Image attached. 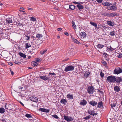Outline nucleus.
Masks as SVG:
<instances>
[{
	"label": "nucleus",
	"instance_id": "nucleus-56",
	"mask_svg": "<svg viewBox=\"0 0 122 122\" xmlns=\"http://www.w3.org/2000/svg\"><path fill=\"white\" fill-rule=\"evenodd\" d=\"M62 30V29L61 28H58V30L59 31H60Z\"/></svg>",
	"mask_w": 122,
	"mask_h": 122
},
{
	"label": "nucleus",
	"instance_id": "nucleus-52",
	"mask_svg": "<svg viewBox=\"0 0 122 122\" xmlns=\"http://www.w3.org/2000/svg\"><path fill=\"white\" fill-rule=\"evenodd\" d=\"M81 40L82 41H83L84 42H86V41H87L85 39H84V38L83 39H81Z\"/></svg>",
	"mask_w": 122,
	"mask_h": 122
},
{
	"label": "nucleus",
	"instance_id": "nucleus-12",
	"mask_svg": "<svg viewBox=\"0 0 122 122\" xmlns=\"http://www.w3.org/2000/svg\"><path fill=\"white\" fill-rule=\"evenodd\" d=\"M39 110L41 112H49V110L43 108H40L39 109Z\"/></svg>",
	"mask_w": 122,
	"mask_h": 122
},
{
	"label": "nucleus",
	"instance_id": "nucleus-55",
	"mask_svg": "<svg viewBox=\"0 0 122 122\" xmlns=\"http://www.w3.org/2000/svg\"><path fill=\"white\" fill-rule=\"evenodd\" d=\"M19 95L20 96H21L22 97H23V95H22V94L21 93H20L19 94Z\"/></svg>",
	"mask_w": 122,
	"mask_h": 122
},
{
	"label": "nucleus",
	"instance_id": "nucleus-10",
	"mask_svg": "<svg viewBox=\"0 0 122 122\" xmlns=\"http://www.w3.org/2000/svg\"><path fill=\"white\" fill-rule=\"evenodd\" d=\"M80 38L81 39H83L86 36V34L84 32H81L80 33Z\"/></svg>",
	"mask_w": 122,
	"mask_h": 122
},
{
	"label": "nucleus",
	"instance_id": "nucleus-16",
	"mask_svg": "<svg viewBox=\"0 0 122 122\" xmlns=\"http://www.w3.org/2000/svg\"><path fill=\"white\" fill-rule=\"evenodd\" d=\"M40 78L41 79L45 80H48L49 79L48 77H46V76H40Z\"/></svg>",
	"mask_w": 122,
	"mask_h": 122
},
{
	"label": "nucleus",
	"instance_id": "nucleus-35",
	"mask_svg": "<svg viewBox=\"0 0 122 122\" xmlns=\"http://www.w3.org/2000/svg\"><path fill=\"white\" fill-rule=\"evenodd\" d=\"M47 51V50L45 49L44 50H42L40 52V54L42 55L43 54H44V53H45Z\"/></svg>",
	"mask_w": 122,
	"mask_h": 122
},
{
	"label": "nucleus",
	"instance_id": "nucleus-61",
	"mask_svg": "<svg viewBox=\"0 0 122 122\" xmlns=\"http://www.w3.org/2000/svg\"><path fill=\"white\" fill-rule=\"evenodd\" d=\"M83 3L82 2H78V4L79 5H81Z\"/></svg>",
	"mask_w": 122,
	"mask_h": 122
},
{
	"label": "nucleus",
	"instance_id": "nucleus-36",
	"mask_svg": "<svg viewBox=\"0 0 122 122\" xmlns=\"http://www.w3.org/2000/svg\"><path fill=\"white\" fill-rule=\"evenodd\" d=\"M103 55L106 58V60L107 61H108L109 60V59L108 58H107V53H104L103 54Z\"/></svg>",
	"mask_w": 122,
	"mask_h": 122
},
{
	"label": "nucleus",
	"instance_id": "nucleus-32",
	"mask_svg": "<svg viewBox=\"0 0 122 122\" xmlns=\"http://www.w3.org/2000/svg\"><path fill=\"white\" fill-rule=\"evenodd\" d=\"M97 46L99 48H101L104 47V45L99 44L97 45Z\"/></svg>",
	"mask_w": 122,
	"mask_h": 122
},
{
	"label": "nucleus",
	"instance_id": "nucleus-29",
	"mask_svg": "<svg viewBox=\"0 0 122 122\" xmlns=\"http://www.w3.org/2000/svg\"><path fill=\"white\" fill-rule=\"evenodd\" d=\"M78 9L80 10L81 9H83L84 8V7L82 5H77Z\"/></svg>",
	"mask_w": 122,
	"mask_h": 122
},
{
	"label": "nucleus",
	"instance_id": "nucleus-24",
	"mask_svg": "<svg viewBox=\"0 0 122 122\" xmlns=\"http://www.w3.org/2000/svg\"><path fill=\"white\" fill-rule=\"evenodd\" d=\"M90 74L89 72L86 71L84 74V76L86 78L87 77L89 76Z\"/></svg>",
	"mask_w": 122,
	"mask_h": 122
},
{
	"label": "nucleus",
	"instance_id": "nucleus-34",
	"mask_svg": "<svg viewBox=\"0 0 122 122\" xmlns=\"http://www.w3.org/2000/svg\"><path fill=\"white\" fill-rule=\"evenodd\" d=\"M5 112V109L3 108H0V113H3Z\"/></svg>",
	"mask_w": 122,
	"mask_h": 122
},
{
	"label": "nucleus",
	"instance_id": "nucleus-11",
	"mask_svg": "<svg viewBox=\"0 0 122 122\" xmlns=\"http://www.w3.org/2000/svg\"><path fill=\"white\" fill-rule=\"evenodd\" d=\"M89 103L90 104L93 106L97 105V102L93 100L90 102H89Z\"/></svg>",
	"mask_w": 122,
	"mask_h": 122
},
{
	"label": "nucleus",
	"instance_id": "nucleus-44",
	"mask_svg": "<svg viewBox=\"0 0 122 122\" xmlns=\"http://www.w3.org/2000/svg\"><path fill=\"white\" fill-rule=\"evenodd\" d=\"M102 63L105 66L107 65V62L104 60H102Z\"/></svg>",
	"mask_w": 122,
	"mask_h": 122
},
{
	"label": "nucleus",
	"instance_id": "nucleus-26",
	"mask_svg": "<svg viewBox=\"0 0 122 122\" xmlns=\"http://www.w3.org/2000/svg\"><path fill=\"white\" fill-rule=\"evenodd\" d=\"M43 37V35L41 34H37L36 35V37L38 39H40Z\"/></svg>",
	"mask_w": 122,
	"mask_h": 122
},
{
	"label": "nucleus",
	"instance_id": "nucleus-64",
	"mask_svg": "<svg viewBox=\"0 0 122 122\" xmlns=\"http://www.w3.org/2000/svg\"><path fill=\"white\" fill-rule=\"evenodd\" d=\"M98 92H100V93H102V91H101V90H98Z\"/></svg>",
	"mask_w": 122,
	"mask_h": 122
},
{
	"label": "nucleus",
	"instance_id": "nucleus-54",
	"mask_svg": "<svg viewBox=\"0 0 122 122\" xmlns=\"http://www.w3.org/2000/svg\"><path fill=\"white\" fill-rule=\"evenodd\" d=\"M10 66H12L13 65L12 63L11 62H9L8 64Z\"/></svg>",
	"mask_w": 122,
	"mask_h": 122
},
{
	"label": "nucleus",
	"instance_id": "nucleus-25",
	"mask_svg": "<svg viewBox=\"0 0 122 122\" xmlns=\"http://www.w3.org/2000/svg\"><path fill=\"white\" fill-rule=\"evenodd\" d=\"M6 22L8 23L9 24L10 23H12L13 22L12 20L10 18H8L6 19Z\"/></svg>",
	"mask_w": 122,
	"mask_h": 122
},
{
	"label": "nucleus",
	"instance_id": "nucleus-48",
	"mask_svg": "<svg viewBox=\"0 0 122 122\" xmlns=\"http://www.w3.org/2000/svg\"><path fill=\"white\" fill-rule=\"evenodd\" d=\"M49 74L51 75H56V74L54 73L50 72L49 73Z\"/></svg>",
	"mask_w": 122,
	"mask_h": 122
},
{
	"label": "nucleus",
	"instance_id": "nucleus-46",
	"mask_svg": "<svg viewBox=\"0 0 122 122\" xmlns=\"http://www.w3.org/2000/svg\"><path fill=\"white\" fill-rule=\"evenodd\" d=\"M100 75L101 77H103L104 76V73L102 71H101L100 73Z\"/></svg>",
	"mask_w": 122,
	"mask_h": 122
},
{
	"label": "nucleus",
	"instance_id": "nucleus-5",
	"mask_svg": "<svg viewBox=\"0 0 122 122\" xmlns=\"http://www.w3.org/2000/svg\"><path fill=\"white\" fill-rule=\"evenodd\" d=\"M105 15L107 16L110 17H114L116 15V14L115 13H105Z\"/></svg>",
	"mask_w": 122,
	"mask_h": 122
},
{
	"label": "nucleus",
	"instance_id": "nucleus-15",
	"mask_svg": "<svg viewBox=\"0 0 122 122\" xmlns=\"http://www.w3.org/2000/svg\"><path fill=\"white\" fill-rule=\"evenodd\" d=\"M31 44L30 43L26 42L25 44V48L27 49L31 47Z\"/></svg>",
	"mask_w": 122,
	"mask_h": 122
},
{
	"label": "nucleus",
	"instance_id": "nucleus-4",
	"mask_svg": "<svg viewBox=\"0 0 122 122\" xmlns=\"http://www.w3.org/2000/svg\"><path fill=\"white\" fill-rule=\"evenodd\" d=\"M64 119L68 122H70L72 121L73 118L72 117H69L67 116H64Z\"/></svg>",
	"mask_w": 122,
	"mask_h": 122
},
{
	"label": "nucleus",
	"instance_id": "nucleus-27",
	"mask_svg": "<svg viewBox=\"0 0 122 122\" xmlns=\"http://www.w3.org/2000/svg\"><path fill=\"white\" fill-rule=\"evenodd\" d=\"M69 8L72 10H73L75 9V6L73 5H69Z\"/></svg>",
	"mask_w": 122,
	"mask_h": 122
},
{
	"label": "nucleus",
	"instance_id": "nucleus-45",
	"mask_svg": "<svg viewBox=\"0 0 122 122\" xmlns=\"http://www.w3.org/2000/svg\"><path fill=\"white\" fill-rule=\"evenodd\" d=\"M52 116L53 117L55 118L56 119L58 118V117L56 115V114L54 115H52Z\"/></svg>",
	"mask_w": 122,
	"mask_h": 122
},
{
	"label": "nucleus",
	"instance_id": "nucleus-50",
	"mask_svg": "<svg viewBox=\"0 0 122 122\" xmlns=\"http://www.w3.org/2000/svg\"><path fill=\"white\" fill-rule=\"evenodd\" d=\"M96 1L99 3H101L102 2L103 0H96Z\"/></svg>",
	"mask_w": 122,
	"mask_h": 122
},
{
	"label": "nucleus",
	"instance_id": "nucleus-7",
	"mask_svg": "<svg viewBox=\"0 0 122 122\" xmlns=\"http://www.w3.org/2000/svg\"><path fill=\"white\" fill-rule=\"evenodd\" d=\"M30 100L32 101L37 102L38 100V98L35 97H32L30 98Z\"/></svg>",
	"mask_w": 122,
	"mask_h": 122
},
{
	"label": "nucleus",
	"instance_id": "nucleus-39",
	"mask_svg": "<svg viewBox=\"0 0 122 122\" xmlns=\"http://www.w3.org/2000/svg\"><path fill=\"white\" fill-rule=\"evenodd\" d=\"M25 116L26 117L28 118H30L32 117V116L30 114H25Z\"/></svg>",
	"mask_w": 122,
	"mask_h": 122
},
{
	"label": "nucleus",
	"instance_id": "nucleus-41",
	"mask_svg": "<svg viewBox=\"0 0 122 122\" xmlns=\"http://www.w3.org/2000/svg\"><path fill=\"white\" fill-rule=\"evenodd\" d=\"M91 117L90 115H88L87 116H86L85 117H84V118L85 119V120H88Z\"/></svg>",
	"mask_w": 122,
	"mask_h": 122
},
{
	"label": "nucleus",
	"instance_id": "nucleus-53",
	"mask_svg": "<svg viewBox=\"0 0 122 122\" xmlns=\"http://www.w3.org/2000/svg\"><path fill=\"white\" fill-rule=\"evenodd\" d=\"M10 71L12 75H13L14 74L13 72L12 71H11V70H10Z\"/></svg>",
	"mask_w": 122,
	"mask_h": 122
},
{
	"label": "nucleus",
	"instance_id": "nucleus-21",
	"mask_svg": "<svg viewBox=\"0 0 122 122\" xmlns=\"http://www.w3.org/2000/svg\"><path fill=\"white\" fill-rule=\"evenodd\" d=\"M116 79L115 81H116L117 83L118 84L120 83L121 81H122V79L120 77H118L117 79L116 78Z\"/></svg>",
	"mask_w": 122,
	"mask_h": 122
},
{
	"label": "nucleus",
	"instance_id": "nucleus-2",
	"mask_svg": "<svg viewBox=\"0 0 122 122\" xmlns=\"http://www.w3.org/2000/svg\"><path fill=\"white\" fill-rule=\"evenodd\" d=\"M74 67L73 66L69 65L66 67L64 71L66 72L69 71H72L74 70Z\"/></svg>",
	"mask_w": 122,
	"mask_h": 122
},
{
	"label": "nucleus",
	"instance_id": "nucleus-22",
	"mask_svg": "<svg viewBox=\"0 0 122 122\" xmlns=\"http://www.w3.org/2000/svg\"><path fill=\"white\" fill-rule=\"evenodd\" d=\"M67 98L73 99V95H71L70 94H68L66 96Z\"/></svg>",
	"mask_w": 122,
	"mask_h": 122
},
{
	"label": "nucleus",
	"instance_id": "nucleus-58",
	"mask_svg": "<svg viewBox=\"0 0 122 122\" xmlns=\"http://www.w3.org/2000/svg\"><path fill=\"white\" fill-rule=\"evenodd\" d=\"M20 9H22L23 10H24V8H23L22 7H20Z\"/></svg>",
	"mask_w": 122,
	"mask_h": 122
},
{
	"label": "nucleus",
	"instance_id": "nucleus-63",
	"mask_svg": "<svg viewBox=\"0 0 122 122\" xmlns=\"http://www.w3.org/2000/svg\"><path fill=\"white\" fill-rule=\"evenodd\" d=\"M122 57V56H121L120 55H119L118 56V58H120L121 57Z\"/></svg>",
	"mask_w": 122,
	"mask_h": 122
},
{
	"label": "nucleus",
	"instance_id": "nucleus-20",
	"mask_svg": "<svg viewBox=\"0 0 122 122\" xmlns=\"http://www.w3.org/2000/svg\"><path fill=\"white\" fill-rule=\"evenodd\" d=\"M72 39L73 40L74 42L78 44H80V43L77 40L75 39L73 37H71Z\"/></svg>",
	"mask_w": 122,
	"mask_h": 122
},
{
	"label": "nucleus",
	"instance_id": "nucleus-17",
	"mask_svg": "<svg viewBox=\"0 0 122 122\" xmlns=\"http://www.w3.org/2000/svg\"><path fill=\"white\" fill-rule=\"evenodd\" d=\"M107 23L110 26H113L114 25V23L110 21H107Z\"/></svg>",
	"mask_w": 122,
	"mask_h": 122
},
{
	"label": "nucleus",
	"instance_id": "nucleus-62",
	"mask_svg": "<svg viewBox=\"0 0 122 122\" xmlns=\"http://www.w3.org/2000/svg\"><path fill=\"white\" fill-rule=\"evenodd\" d=\"M23 88V87H21V86H19V89H22Z\"/></svg>",
	"mask_w": 122,
	"mask_h": 122
},
{
	"label": "nucleus",
	"instance_id": "nucleus-1",
	"mask_svg": "<svg viewBox=\"0 0 122 122\" xmlns=\"http://www.w3.org/2000/svg\"><path fill=\"white\" fill-rule=\"evenodd\" d=\"M107 80L109 82H113L115 81L116 79L115 76H111L107 77Z\"/></svg>",
	"mask_w": 122,
	"mask_h": 122
},
{
	"label": "nucleus",
	"instance_id": "nucleus-47",
	"mask_svg": "<svg viewBox=\"0 0 122 122\" xmlns=\"http://www.w3.org/2000/svg\"><path fill=\"white\" fill-rule=\"evenodd\" d=\"M100 27L102 29H104L106 28V26H105L101 25V27Z\"/></svg>",
	"mask_w": 122,
	"mask_h": 122
},
{
	"label": "nucleus",
	"instance_id": "nucleus-31",
	"mask_svg": "<svg viewBox=\"0 0 122 122\" xmlns=\"http://www.w3.org/2000/svg\"><path fill=\"white\" fill-rule=\"evenodd\" d=\"M21 57H23L25 58L26 57V55L25 54H23L21 52H20L19 53Z\"/></svg>",
	"mask_w": 122,
	"mask_h": 122
},
{
	"label": "nucleus",
	"instance_id": "nucleus-3",
	"mask_svg": "<svg viewBox=\"0 0 122 122\" xmlns=\"http://www.w3.org/2000/svg\"><path fill=\"white\" fill-rule=\"evenodd\" d=\"M94 88L92 86H89L87 88V91L90 94H93L94 92Z\"/></svg>",
	"mask_w": 122,
	"mask_h": 122
},
{
	"label": "nucleus",
	"instance_id": "nucleus-13",
	"mask_svg": "<svg viewBox=\"0 0 122 122\" xmlns=\"http://www.w3.org/2000/svg\"><path fill=\"white\" fill-rule=\"evenodd\" d=\"M86 101L84 99H83L81 101L80 104L83 106L85 105L86 104Z\"/></svg>",
	"mask_w": 122,
	"mask_h": 122
},
{
	"label": "nucleus",
	"instance_id": "nucleus-23",
	"mask_svg": "<svg viewBox=\"0 0 122 122\" xmlns=\"http://www.w3.org/2000/svg\"><path fill=\"white\" fill-rule=\"evenodd\" d=\"M102 4L106 6H109L112 5V4L109 2H105L102 3Z\"/></svg>",
	"mask_w": 122,
	"mask_h": 122
},
{
	"label": "nucleus",
	"instance_id": "nucleus-42",
	"mask_svg": "<svg viewBox=\"0 0 122 122\" xmlns=\"http://www.w3.org/2000/svg\"><path fill=\"white\" fill-rule=\"evenodd\" d=\"M116 103H113L111 104V106L112 108H113V107H115L116 105Z\"/></svg>",
	"mask_w": 122,
	"mask_h": 122
},
{
	"label": "nucleus",
	"instance_id": "nucleus-60",
	"mask_svg": "<svg viewBox=\"0 0 122 122\" xmlns=\"http://www.w3.org/2000/svg\"><path fill=\"white\" fill-rule=\"evenodd\" d=\"M73 3L76 4H78V2H74Z\"/></svg>",
	"mask_w": 122,
	"mask_h": 122
},
{
	"label": "nucleus",
	"instance_id": "nucleus-59",
	"mask_svg": "<svg viewBox=\"0 0 122 122\" xmlns=\"http://www.w3.org/2000/svg\"><path fill=\"white\" fill-rule=\"evenodd\" d=\"M19 102L23 106H24V104L22 102Z\"/></svg>",
	"mask_w": 122,
	"mask_h": 122
},
{
	"label": "nucleus",
	"instance_id": "nucleus-6",
	"mask_svg": "<svg viewBox=\"0 0 122 122\" xmlns=\"http://www.w3.org/2000/svg\"><path fill=\"white\" fill-rule=\"evenodd\" d=\"M94 112V110L91 111V110H89L87 112L89 114L93 116L95 115H97L98 114V113H95Z\"/></svg>",
	"mask_w": 122,
	"mask_h": 122
},
{
	"label": "nucleus",
	"instance_id": "nucleus-57",
	"mask_svg": "<svg viewBox=\"0 0 122 122\" xmlns=\"http://www.w3.org/2000/svg\"><path fill=\"white\" fill-rule=\"evenodd\" d=\"M64 34L67 36H68L69 35L68 33L67 32H66L65 33H64Z\"/></svg>",
	"mask_w": 122,
	"mask_h": 122
},
{
	"label": "nucleus",
	"instance_id": "nucleus-9",
	"mask_svg": "<svg viewBox=\"0 0 122 122\" xmlns=\"http://www.w3.org/2000/svg\"><path fill=\"white\" fill-rule=\"evenodd\" d=\"M122 72V70L119 68L118 70H115L114 71V73L115 74H118Z\"/></svg>",
	"mask_w": 122,
	"mask_h": 122
},
{
	"label": "nucleus",
	"instance_id": "nucleus-51",
	"mask_svg": "<svg viewBox=\"0 0 122 122\" xmlns=\"http://www.w3.org/2000/svg\"><path fill=\"white\" fill-rule=\"evenodd\" d=\"M40 59L41 58H37L36 59V61L37 62H39L40 61Z\"/></svg>",
	"mask_w": 122,
	"mask_h": 122
},
{
	"label": "nucleus",
	"instance_id": "nucleus-8",
	"mask_svg": "<svg viewBox=\"0 0 122 122\" xmlns=\"http://www.w3.org/2000/svg\"><path fill=\"white\" fill-rule=\"evenodd\" d=\"M90 23L91 25L94 26L95 27V29L96 30H98L99 29V27H98L97 26V24L96 23L92 21H90Z\"/></svg>",
	"mask_w": 122,
	"mask_h": 122
},
{
	"label": "nucleus",
	"instance_id": "nucleus-40",
	"mask_svg": "<svg viewBox=\"0 0 122 122\" xmlns=\"http://www.w3.org/2000/svg\"><path fill=\"white\" fill-rule=\"evenodd\" d=\"M110 35L112 36H113L115 35V32L114 31L111 32L110 33Z\"/></svg>",
	"mask_w": 122,
	"mask_h": 122
},
{
	"label": "nucleus",
	"instance_id": "nucleus-49",
	"mask_svg": "<svg viewBox=\"0 0 122 122\" xmlns=\"http://www.w3.org/2000/svg\"><path fill=\"white\" fill-rule=\"evenodd\" d=\"M108 49L111 51H113L114 50L113 48L111 47L110 48H108Z\"/></svg>",
	"mask_w": 122,
	"mask_h": 122
},
{
	"label": "nucleus",
	"instance_id": "nucleus-30",
	"mask_svg": "<svg viewBox=\"0 0 122 122\" xmlns=\"http://www.w3.org/2000/svg\"><path fill=\"white\" fill-rule=\"evenodd\" d=\"M103 104L102 102H99L98 103L97 107L99 108H101Z\"/></svg>",
	"mask_w": 122,
	"mask_h": 122
},
{
	"label": "nucleus",
	"instance_id": "nucleus-19",
	"mask_svg": "<svg viewBox=\"0 0 122 122\" xmlns=\"http://www.w3.org/2000/svg\"><path fill=\"white\" fill-rule=\"evenodd\" d=\"M60 102L61 103L65 105L67 102V101L66 99H63L61 100L60 101Z\"/></svg>",
	"mask_w": 122,
	"mask_h": 122
},
{
	"label": "nucleus",
	"instance_id": "nucleus-28",
	"mask_svg": "<svg viewBox=\"0 0 122 122\" xmlns=\"http://www.w3.org/2000/svg\"><path fill=\"white\" fill-rule=\"evenodd\" d=\"M31 64L32 66H36L38 64V63L35 61H33L32 62Z\"/></svg>",
	"mask_w": 122,
	"mask_h": 122
},
{
	"label": "nucleus",
	"instance_id": "nucleus-14",
	"mask_svg": "<svg viewBox=\"0 0 122 122\" xmlns=\"http://www.w3.org/2000/svg\"><path fill=\"white\" fill-rule=\"evenodd\" d=\"M117 7L115 6H112L108 7L107 9L109 10H115V9Z\"/></svg>",
	"mask_w": 122,
	"mask_h": 122
},
{
	"label": "nucleus",
	"instance_id": "nucleus-33",
	"mask_svg": "<svg viewBox=\"0 0 122 122\" xmlns=\"http://www.w3.org/2000/svg\"><path fill=\"white\" fill-rule=\"evenodd\" d=\"M72 26L74 29L75 30L76 26L75 24L74 21H72Z\"/></svg>",
	"mask_w": 122,
	"mask_h": 122
},
{
	"label": "nucleus",
	"instance_id": "nucleus-43",
	"mask_svg": "<svg viewBox=\"0 0 122 122\" xmlns=\"http://www.w3.org/2000/svg\"><path fill=\"white\" fill-rule=\"evenodd\" d=\"M25 39L26 40H28L30 38V36L25 35Z\"/></svg>",
	"mask_w": 122,
	"mask_h": 122
},
{
	"label": "nucleus",
	"instance_id": "nucleus-18",
	"mask_svg": "<svg viewBox=\"0 0 122 122\" xmlns=\"http://www.w3.org/2000/svg\"><path fill=\"white\" fill-rule=\"evenodd\" d=\"M114 89L115 92H118L120 91L119 87L117 86H115L114 87Z\"/></svg>",
	"mask_w": 122,
	"mask_h": 122
},
{
	"label": "nucleus",
	"instance_id": "nucleus-37",
	"mask_svg": "<svg viewBox=\"0 0 122 122\" xmlns=\"http://www.w3.org/2000/svg\"><path fill=\"white\" fill-rule=\"evenodd\" d=\"M14 63L16 64L20 65V64L21 62L18 60H16L14 62Z\"/></svg>",
	"mask_w": 122,
	"mask_h": 122
},
{
	"label": "nucleus",
	"instance_id": "nucleus-38",
	"mask_svg": "<svg viewBox=\"0 0 122 122\" xmlns=\"http://www.w3.org/2000/svg\"><path fill=\"white\" fill-rule=\"evenodd\" d=\"M30 20L32 21H35L36 20V19L33 17H30Z\"/></svg>",
	"mask_w": 122,
	"mask_h": 122
}]
</instances>
